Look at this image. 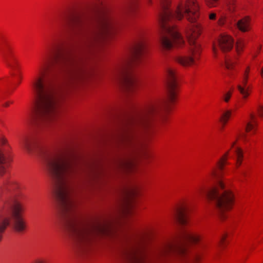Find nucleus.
Masks as SVG:
<instances>
[{"instance_id": "nucleus-1", "label": "nucleus", "mask_w": 263, "mask_h": 263, "mask_svg": "<svg viewBox=\"0 0 263 263\" xmlns=\"http://www.w3.org/2000/svg\"><path fill=\"white\" fill-rule=\"evenodd\" d=\"M64 19V23L77 38L78 51L72 54L61 43H53L46 57L39 65L32 82L39 124L51 123L58 113V99L51 77L58 73L63 77V84L58 95L82 82L85 76L84 53L114 31L113 22L107 16L96 17L78 11L71 13Z\"/></svg>"}, {"instance_id": "nucleus-2", "label": "nucleus", "mask_w": 263, "mask_h": 263, "mask_svg": "<svg viewBox=\"0 0 263 263\" xmlns=\"http://www.w3.org/2000/svg\"><path fill=\"white\" fill-rule=\"evenodd\" d=\"M41 155L45 168L52 181L63 224L73 240L76 252L80 255H85L98 238L113 234L111 223L103 220L86 224L76 213L69 185L70 179L77 171L74 156L46 149L43 150Z\"/></svg>"}, {"instance_id": "nucleus-3", "label": "nucleus", "mask_w": 263, "mask_h": 263, "mask_svg": "<svg viewBox=\"0 0 263 263\" xmlns=\"http://www.w3.org/2000/svg\"><path fill=\"white\" fill-rule=\"evenodd\" d=\"M170 0H160L159 21L161 28L160 42L164 50L172 49L174 45L181 46L184 40L173 24L175 20L185 17L192 23L186 30L189 44V55L177 57L176 60L183 66H187L195 63L201 51L200 43L197 41L200 33V28L196 20L199 16V7L196 0H186L181 2L174 12L169 9Z\"/></svg>"}, {"instance_id": "nucleus-4", "label": "nucleus", "mask_w": 263, "mask_h": 263, "mask_svg": "<svg viewBox=\"0 0 263 263\" xmlns=\"http://www.w3.org/2000/svg\"><path fill=\"white\" fill-rule=\"evenodd\" d=\"M167 96L162 102L148 103L143 109L126 121L120 137V140L133 152L140 153L144 144L140 137L149 132L158 121L166 120V112L177 96L178 75L176 70L171 66L165 69Z\"/></svg>"}, {"instance_id": "nucleus-5", "label": "nucleus", "mask_w": 263, "mask_h": 263, "mask_svg": "<svg viewBox=\"0 0 263 263\" xmlns=\"http://www.w3.org/2000/svg\"><path fill=\"white\" fill-rule=\"evenodd\" d=\"M144 38L141 36L135 42L130 55L122 60L116 66L112 73L113 78L126 92H134L138 87V81L130 69L138 63L145 51Z\"/></svg>"}, {"instance_id": "nucleus-6", "label": "nucleus", "mask_w": 263, "mask_h": 263, "mask_svg": "<svg viewBox=\"0 0 263 263\" xmlns=\"http://www.w3.org/2000/svg\"><path fill=\"white\" fill-rule=\"evenodd\" d=\"M200 240L198 235L182 230L177 237L165 241L157 248L155 252V257L162 263L169 262L177 257H188L189 252L184 244L196 243Z\"/></svg>"}, {"instance_id": "nucleus-7", "label": "nucleus", "mask_w": 263, "mask_h": 263, "mask_svg": "<svg viewBox=\"0 0 263 263\" xmlns=\"http://www.w3.org/2000/svg\"><path fill=\"white\" fill-rule=\"evenodd\" d=\"M211 175L217 178V185L211 189H200L199 192L215 204L217 212L223 218L224 213L230 210L233 206L234 195L225 189L223 182L220 179V174L216 170H213Z\"/></svg>"}, {"instance_id": "nucleus-8", "label": "nucleus", "mask_w": 263, "mask_h": 263, "mask_svg": "<svg viewBox=\"0 0 263 263\" xmlns=\"http://www.w3.org/2000/svg\"><path fill=\"white\" fill-rule=\"evenodd\" d=\"M4 214L11 212L13 216V224L15 231L22 232L25 230V223L21 216L25 209L24 204L18 199L11 197L7 199L3 205Z\"/></svg>"}, {"instance_id": "nucleus-9", "label": "nucleus", "mask_w": 263, "mask_h": 263, "mask_svg": "<svg viewBox=\"0 0 263 263\" xmlns=\"http://www.w3.org/2000/svg\"><path fill=\"white\" fill-rule=\"evenodd\" d=\"M122 256L127 263H147L144 249L139 240H136L134 244L126 249Z\"/></svg>"}, {"instance_id": "nucleus-10", "label": "nucleus", "mask_w": 263, "mask_h": 263, "mask_svg": "<svg viewBox=\"0 0 263 263\" xmlns=\"http://www.w3.org/2000/svg\"><path fill=\"white\" fill-rule=\"evenodd\" d=\"M0 52L6 65L12 69H16L18 62L9 44L6 42L0 43Z\"/></svg>"}, {"instance_id": "nucleus-11", "label": "nucleus", "mask_w": 263, "mask_h": 263, "mask_svg": "<svg viewBox=\"0 0 263 263\" xmlns=\"http://www.w3.org/2000/svg\"><path fill=\"white\" fill-rule=\"evenodd\" d=\"M234 40L229 35L226 34H221L216 42L213 43V51L215 55L217 54V48L223 52L230 51L234 46Z\"/></svg>"}, {"instance_id": "nucleus-12", "label": "nucleus", "mask_w": 263, "mask_h": 263, "mask_svg": "<svg viewBox=\"0 0 263 263\" xmlns=\"http://www.w3.org/2000/svg\"><path fill=\"white\" fill-rule=\"evenodd\" d=\"M137 193V190L136 187L132 186L125 189L124 194L126 199L125 205L122 209V214L124 216L127 217L132 213V205L130 203V198L135 196Z\"/></svg>"}, {"instance_id": "nucleus-13", "label": "nucleus", "mask_w": 263, "mask_h": 263, "mask_svg": "<svg viewBox=\"0 0 263 263\" xmlns=\"http://www.w3.org/2000/svg\"><path fill=\"white\" fill-rule=\"evenodd\" d=\"M186 210V206L181 204L176 208L173 214L174 220L181 226L185 225L187 223Z\"/></svg>"}, {"instance_id": "nucleus-14", "label": "nucleus", "mask_w": 263, "mask_h": 263, "mask_svg": "<svg viewBox=\"0 0 263 263\" xmlns=\"http://www.w3.org/2000/svg\"><path fill=\"white\" fill-rule=\"evenodd\" d=\"M22 146L27 152H30L38 146L37 140L33 136H25L21 140Z\"/></svg>"}, {"instance_id": "nucleus-15", "label": "nucleus", "mask_w": 263, "mask_h": 263, "mask_svg": "<svg viewBox=\"0 0 263 263\" xmlns=\"http://www.w3.org/2000/svg\"><path fill=\"white\" fill-rule=\"evenodd\" d=\"M248 74L249 68L246 70L243 74L241 84L237 85V88L241 95L242 98L244 99L247 98L250 95V92L251 91V87L247 84Z\"/></svg>"}, {"instance_id": "nucleus-16", "label": "nucleus", "mask_w": 263, "mask_h": 263, "mask_svg": "<svg viewBox=\"0 0 263 263\" xmlns=\"http://www.w3.org/2000/svg\"><path fill=\"white\" fill-rule=\"evenodd\" d=\"M251 21L249 16H245L239 20L237 26L239 30L242 32L248 31L250 29Z\"/></svg>"}, {"instance_id": "nucleus-17", "label": "nucleus", "mask_w": 263, "mask_h": 263, "mask_svg": "<svg viewBox=\"0 0 263 263\" xmlns=\"http://www.w3.org/2000/svg\"><path fill=\"white\" fill-rule=\"evenodd\" d=\"M257 123L256 120V117L253 113H250L249 115V119L247 122L246 126V130L247 132H250L251 130H253L254 133L255 130V127L257 126Z\"/></svg>"}, {"instance_id": "nucleus-18", "label": "nucleus", "mask_w": 263, "mask_h": 263, "mask_svg": "<svg viewBox=\"0 0 263 263\" xmlns=\"http://www.w3.org/2000/svg\"><path fill=\"white\" fill-rule=\"evenodd\" d=\"M234 153L236 157V165L239 166L240 165L243 159V152L242 149L237 147L234 149Z\"/></svg>"}, {"instance_id": "nucleus-19", "label": "nucleus", "mask_w": 263, "mask_h": 263, "mask_svg": "<svg viewBox=\"0 0 263 263\" xmlns=\"http://www.w3.org/2000/svg\"><path fill=\"white\" fill-rule=\"evenodd\" d=\"M229 153V151H228L217 163V167L220 171L223 170L224 165L227 163V160Z\"/></svg>"}, {"instance_id": "nucleus-20", "label": "nucleus", "mask_w": 263, "mask_h": 263, "mask_svg": "<svg viewBox=\"0 0 263 263\" xmlns=\"http://www.w3.org/2000/svg\"><path fill=\"white\" fill-rule=\"evenodd\" d=\"M231 115V112L230 110H227L222 114L221 117L220 119V121L222 124L221 129L224 127L225 124L227 123L228 120L230 118Z\"/></svg>"}, {"instance_id": "nucleus-21", "label": "nucleus", "mask_w": 263, "mask_h": 263, "mask_svg": "<svg viewBox=\"0 0 263 263\" xmlns=\"http://www.w3.org/2000/svg\"><path fill=\"white\" fill-rule=\"evenodd\" d=\"M5 162V159L4 157L3 149L0 148V174L3 173L5 170L4 164Z\"/></svg>"}, {"instance_id": "nucleus-22", "label": "nucleus", "mask_w": 263, "mask_h": 263, "mask_svg": "<svg viewBox=\"0 0 263 263\" xmlns=\"http://www.w3.org/2000/svg\"><path fill=\"white\" fill-rule=\"evenodd\" d=\"M234 60L229 58H226L225 59V66L228 70H230L232 68L234 64Z\"/></svg>"}, {"instance_id": "nucleus-23", "label": "nucleus", "mask_w": 263, "mask_h": 263, "mask_svg": "<svg viewBox=\"0 0 263 263\" xmlns=\"http://www.w3.org/2000/svg\"><path fill=\"white\" fill-rule=\"evenodd\" d=\"M245 43L241 40L237 41L236 44V49L238 53H239L242 50Z\"/></svg>"}, {"instance_id": "nucleus-24", "label": "nucleus", "mask_w": 263, "mask_h": 263, "mask_svg": "<svg viewBox=\"0 0 263 263\" xmlns=\"http://www.w3.org/2000/svg\"><path fill=\"white\" fill-rule=\"evenodd\" d=\"M10 183L5 181L2 184L0 185V189L2 193H3L5 190H9Z\"/></svg>"}, {"instance_id": "nucleus-25", "label": "nucleus", "mask_w": 263, "mask_h": 263, "mask_svg": "<svg viewBox=\"0 0 263 263\" xmlns=\"http://www.w3.org/2000/svg\"><path fill=\"white\" fill-rule=\"evenodd\" d=\"M206 5L209 7H215L218 0H205Z\"/></svg>"}, {"instance_id": "nucleus-26", "label": "nucleus", "mask_w": 263, "mask_h": 263, "mask_svg": "<svg viewBox=\"0 0 263 263\" xmlns=\"http://www.w3.org/2000/svg\"><path fill=\"white\" fill-rule=\"evenodd\" d=\"M257 112L259 116L263 117V106L259 105L257 107Z\"/></svg>"}, {"instance_id": "nucleus-27", "label": "nucleus", "mask_w": 263, "mask_h": 263, "mask_svg": "<svg viewBox=\"0 0 263 263\" xmlns=\"http://www.w3.org/2000/svg\"><path fill=\"white\" fill-rule=\"evenodd\" d=\"M231 97V92H228L227 93H226L223 96V99H224V101L226 102H228L229 101Z\"/></svg>"}, {"instance_id": "nucleus-28", "label": "nucleus", "mask_w": 263, "mask_h": 263, "mask_svg": "<svg viewBox=\"0 0 263 263\" xmlns=\"http://www.w3.org/2000/svg\"><path fill=\"white\" fill-rule=\"evenodd\" d=\"M191 259L194 262H197L200 259V256L198 255H194L191 258Z\"/></svg>"}, {"instance_id": "nucleus-29", "label": "nucleus", "mask_w": 263, "mask_h": 263, "mask_svg": "<svg viewBox=\"0 0 263 263\" xmlns=\"http://www.w3.org/2000/svg\"><path fill=\"white\" fill-rule=\"evenodd\" d=\"M225 21V17L223 16H221V17L219 19L218 24L219 25L221 26L224 24Z\"/></svg>"}, {"instance_id": "nucleus-30", "label": "nucleus", "mask_w": 263, "mask_h": 263, "mask_svg": "<svg viewBox=\"0 0 263 263\" xmlns=\"http://www.w3.org/2000/svg\"><path fill=\"white\" fill-rule=\"evenodd\" d=\"M216 14L215 13H211L209 14V18L211 20H214L216 19Z\"/></svg>"}, {"instance_id": "nucleus-31", "label": "nucleus", "mask_w": 263, "mask_h": 263, "mask_svg": "<svg viewBox=\"0 0 263 263\" xmlns=\"http://www.w3.org/2000/svg\"><path fill=\"white\" fill-rule=\"evenodd\" d=\"M226 237V235H223V236H222L221 237V238L220 239V242H219L220 244H222L224 242V239H225Z\"/></svg>"}, {"instance_id": "nucleus-32", "label": "nucleus", "mask_w": 263, "mask_h": 263, "mask_svg": "<svg viewBox=\"0 0 263 263\" xmlns=\"http://www.w3.org/2000/svg\"><path fill=\"white\" fill-rule=\"evenodd\" d=\"M134 7L135 6H134V5H133V4L130 5V6H129V8H128L129 11H133L134 9Z\"/></svg>"}, {"instance_id": "nucleus-33", "label": "nucleus", "mask_w": 263, "mask_h": 263, "mask_svg": "<svg viewBox=\"0 0 263 263\" xmlns=\"http://www.w3.org/2000/svg\"><path fill=\"white\" fill-rule=\"evenodd\" d=\"M260 74L261 76L263 78V67L260 70Z\"/></svg>"}, {"instance_id": "nucleus-34", "label": "nucleus", "mask_w": 263, "mask_h": 263, "mask_svg": "<svg viewBox=\"0 0 263 263\" xmlns=\"http://www.w3.org/2000/svg\"><path fill=\"white\" fill-rule=\"evenodd\" d=\"M6 143V140L5 139H2L1 140V143L2 144H5Z\"/></svg>"}, {"instance_id": "nucleus-35", "label": "nucleus", "mask_w": 263, "mask_h": 263, "mask_svg": "<svg viewBox=\"0 0 263 263\" xmlns=\"http://www.w3.org/2000/svg\"><path fill=\"white\" fill-rule=\"evenodd\" d=\"M229 10H230V11H233V6H230L229 7Z\"/></svg>"}, {"instance_id": "nucleus-36", "label": "nucleus", "mask_w": 263, "mask_h": 263, "mask_svg": "<svg viewBox=\"0 0 263 263\" xmlns=\"http://www.w3.org/2000/svg\"><path fill=\"white\" fill-rule=\"evenodd\" d=\"M261 46H259L258 47V51H257V53H258L260 51V50L261 49Z\"/></svg>"}, {"instance_id": "nucleus-37", "label": "nucleus", "mask_w": 263, "mask_h": 263, "mask_svg": "<svg viewBox=\"0 0 263 263\" xmlns=\"http://www.w3.org/2000/svg\"><path fill=\"white\" fill-rule=\"evenodd\" d=\"M243 138L245 140H246V135H244L243 136Z\"/></svg>"}, {"instance_id": "nucleus-38", "label": "nucleus", "mask_w": 263, "mask_h": 263, "mask_svg": "<svg viewBox=\"0 0 263 263\" xmlns=\"http://www.w3.org/2000/svg\"><path fill=\"white\" fill-rule=\"evenodd\" d=\"M241 174H242V175H243V176H246V173H245V172H242V173H241Z\"/></svg>"}, {"instance_id": "nucleus-39", "label": "nucleus", "mask_w": 263, "mask_h": 263, "mask_svg": "<svg viewBox=\"0 0 263 263\" xmlns=\"http://www.w3.org/2000/svg\"><path fill=\"white\" fill-rule=\"evenodd\" d=\"M235 144V142H233L232 144V146L231 147H233L234 146V145Z\"/></svg>"}, {"instance_id": "nucleus-40", "label": "nucleus", "mask_w": 263, "mask_h": 263, "mask_svg": "<svg viewBox=\"0 0 263 263\" xmlns=\"http://www.w3.org/2000/svg\"><path fill=\"white\" fill-rule=\"evenodd\" d=\"M231 74L230 72H229L228 73V76H231Z\"/></svg>"}, {"instance_id": "nucleus-41", "label": "nucleus", "mask_w": 263, "mask_h": 263, "mask_svg": "<svg viewBox=\"0 0 263 263\" xmlns=\"http://www.w3.org/2000/svg\"><path fill=\"white\" fill-rule=\"evenodd\" d=\"M8 105V103H6V106H7Z\"/></svg>"}]
</instances>
